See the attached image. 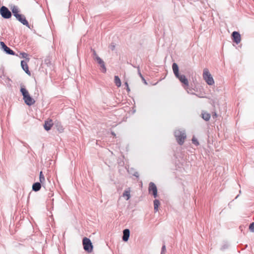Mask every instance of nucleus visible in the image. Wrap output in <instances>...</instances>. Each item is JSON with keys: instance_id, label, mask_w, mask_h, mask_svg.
Returning <instances> with one entry per match:
<instances>
[{"instance_id": "nucleus-16", "label": "nucleus", "mask_w": 254, "mask_h": 254, "mask_svg": "<svg viewBox=\"0 0 254 254\" xmlns=\"http://www.w3.org/2000/svg\"><path fill=\"white\" fill-rule=\"evenodd\" d=\"M128 173L132 176H135L137 179L139 178L138 173L133 168H130L129 170L128 169Z\"/></svg>"}, {"instance_id": "nucleus-22", "label": "nucleus", "mask_w": 254, "mask_h": 254, "mask_svg": "<svg viewBox=\"0 0 254 254\" xmlns=\"http://www.w3.org/2000/svg\"><path fill=\"white\" fill-rule=\"evenodd\" d=\"M123 240L125 242H127V229H125L123 231Z\"/></svg>"}, {"instance_id": "nucleus-28", "label": "nucleus", "mask_w": 254, "mask_h": 254, "mask_svg": "<svg viewBox=\"0 0 254 254\" xmlns=\"http://www.w3.org/2000/svg\"><path fill=\"white\" fill-rule=\"evenodd\" d=\"M123 197H127V190H125L123 194Z\"/></svg>"}, {"instance_id": "nucleus-8", "label": "nucleus", "mask_w": 254, "mask_h": 254, "mask_svg": "<svg viewBox=\"0 0 254 254\" xmlns=\"http://www.w3.org/2000/svg\"><path fill=\"white\" fill-rule=\"evenodd\" d=\"M16 18L23 25L27 26L28 27H29V23L27 20L26 19L24 15L20 14L16 17Z\"/></svg>"}, {"instance_id": "nucleus-24", "label": "nucleus", "mask_w": 254, "mask_h": 254, "mask_svg": "<svg viewBox=\"0 0 254 254\" xmlns=\"http://www.w3.org/2000/svg\"><path fill=\"white\" fill-rule=\"evenodd\" d=\"M39 180H40V183H42L43 182H44L45 181V177H44V175L43 174V173L42 171H41L40 173Z\"/></svg>"}, {"instance_id": "nucleus-21", "label": "nucleus", "mask_w": 254, "mask_h": 254, "mask_svg": "<svg viewBox=\"0 0 254 254\" xmlns=\"http://www.w3.org/2000/svg\"><path fill=\"white\" fill-rule=\"evenodd\" d=\"M191 141L192 144H193L195 146H197L199 145V143L197 138L194 136H193Z\"/></svg>"}, {"instance_id": "nucleus-27", "label": "nucleus", "mask_w": 254, "mask_h": 254, "mask_svg": "<svg viewBox=\"0 0 254 254\" xmlns=\"http://www.w3.org/2000/svg\"><path fill=\"white\" fill-rule=\"evenodd\" d=\"M165 252H166V246H165V244H164L161 249V254H164Z\"/></svg>"}, {"instance_id": "nucleus-3", "label": "nucleus", "mask_w": 254, "mask_h": 254, "mask_svg": "<svg viewBox=\"0 0 254 254\" xmlns=\"http://www.w3.org/2000/svg\"><path fill=\"white\" fill-rule=\"evenodd\" d=\"M203 78L208 85H212L214 84V79L207 68L203 69Z\"/></svg>"}, {"instance_id": "nucleus-26", "label": "nucleus", "mask_w": 254, "mask_h": 254, "mask_svg": "<svg viewBox=\"0 0 254 254\" xmlns=\"http://www.w3.org/2000/svg\"><path fill=\"white\" fill-rule=\"evenodd\" d=\"M228 247H229V245H228V244H223V245L222 246V247H221V250H222V251H224V250H226V249H228Z\"/></svg>"}, {"instance_id": "nucleus-25", "label": "nucleus", "mask_w": 254, "mask_h": 254, "mask_svg": "<svg viewBox=\"0 0 254 254\" xmlns=\"http://www.w3.org/2000/svg\"><path fill=\"white\" fill-rule=\"evenodd\" d=\"M249 229L251 232H254V222H252L249 226Z\"/></svg>"}, {"instance_id": "nucleus-35", "label": "nucleus", "mask_w": 254, "mask_h": 254, "mask_svg": "<svg viewBox=\"0 0 254 254\" xmlns=\"http://www.w3.org/2000/svg\"><path fill=\"white\" fill-rule=\"evenodd\" d=\"M60 130H59V131L62 132L63 131V128H60Z\"/></svg>"}, {"instance_id": "nucleus-7", "label": "nucleus", "mask_w": 254, "mask_h": 254, "mask_svg": "<svg viewBox=\"0 0 254 254\" xmlns=\"http://www.w3.org/2000/svg\"><path fill=\"white\" fill-rule=\"evenodd\" d=\"M232 40L237 44H239L241 41V36L238 32L234 31L232 34Z\"/></svg>"}, {"instance_id": "nucleus-20", "label": "nucleus", "mask_w": 254, "mask_h": 254, "mask_svg": "<svg viewBox=\"0 0 254 254\" xmlns=\"http://www.w3.org/2000/svg\"><path fill=\"white\" fill-rule=\"evenodd\" d=\"M115 83L118 87H120L121 85V80L118 76H115Z\"/></svg>"}, {"instance_id": "nucleus-31", "label": "nucleus", "mask_w": 254, "mask_h": 254, "mask_svg": "<svg viewBox=\"0 0 254 254\" xmlns=\"http://www.w3.org/2000/svg\"><path fill=\"white\" fill-rule=\"evenodd\" d=\"M93 54H94V56H95V59L96 60V56H98L95 51H93Z\"/></svg>"}, {"instance_id": "nucleus-1", "label": "nucleus", "mask_w": 254, "mask_h": 254, "mask_svg": "<svg viewBox=\"0 0 254 254\" xmlns=\"http://www.w3.org/2000/svg\"><path fill=\"white\" fill-rule=\"evenodd\" d=\"M20 91L23 96V100L26 104L31 106L35 103L34 99L30 96L28 91L25 88H21Z\"/></svg>"}, {"instance_id": "nucleus-32", "label": "nucleus", "mask_w": 254, "mask_h": 254, "mask_svg": "<svg viewBox=\"0 0 254 254\" xmlns=\"http://www.w3.org/2000/svg\"><path fill=\"white\" fill-rule=\"evenodd\" d=\"M129 235H130V231H129V230L128 229V239H129Z\"/></svg>"}, {"instance_id": "nucleus-12", "label": "nucleus", "mask_w": 254, "mask_h": 254, "mask_svg": "<svg viewBox=\"0 0 254 254\" xmlns=\"http://www.w3.org/2000/svg\"><path fill=\"white\" fill-rule=\"evenodd\" d=\"M176 76L177 78H179V79L180 80V81L182 83L184 84L187 86H188V85H189V81H188L187 78H186V77L185 76V75H180L179 74V75H177Z\"/></svg>"}, {"instance_id": "nucleus-4", "label": "nucleus", "mask_w": 254, "mask_h": 254, "mask_svg": "<svg viewBox=\"0 0 254 254\" xmlns=\"http://www.w3.org/2000/svg\"><path fill=\"white\" fill-rule=\"evenodd\" d=\"M83 248L88 253H91L93 251V245L90 240L87 238H84L82 241Z\"/></svg>"}, {"instance_id": "nucleus-2", "label": "nucleus", "mask_w": 254, "mask_h": 254, "mask_svg": "<svg viewBox=\"0 0 254 254\" xmlns=\"http://www.w3.org/2000/svg\"><path fill=\"white\" fill-rule=\"evenodd\" d=\"M174 135L178 143L180 145H182L184 143L185 140L187 138L185 131L176 130L174 131Z\"/></svg>"}, {"instance_id": "nucleus-14", "label": "nucleus", "mask_w": 254, "mask_h": 254, "mask_svg": "<svg viewBox=\"0 0 254 254\" xmlns=\"http://www.w3.org/2000/svg\"><path fill=\"white\" fill-rule=\"evenodd\" d=\"M41 188V183L37 182L34 183L32 186V190L35 191H37L40 190Z\"/></svg>"}, {"instance_id": "nucleus-37", "label": "nucleus", "mask_w": 254, "mask_h": 254, "mask_svg": "<svg viewBox=\"0 0 254 254\" xmlns=\"http://www.w3.org/2000/svg\"><path fill=\"white\" fill-rule=\"evenodd\" d=\"M125 84L126 85H127V82H125Z\"/></svg>"}, {"instance_id": "nucleus-15", "label": "nucleus", "mask_w": 254, "mask_h": 254, "mask_svg": "<svg viewBox=\"0 0 254 254\" xmlns=\"http://www.w3.org/2000/svg\"><path fill=\"white\" fill-rule=\"evenodd\" d=\"M173 72L176 76L179 75V67L177 64L174 63L172 65Z\"/></svg>"}, {"instance_id": "nucleus-36", "label": "nucleus", "mask_w": 254, "mask_h": 254, "mask_svg": "<svg viewBox=\"0 0 254 254\" xmlns=\"http://www.w3.org/2000/svg\"><path fill=\"white\" fill-rule=\"evenodd\" d=\"M213 117H216V114L215 113L213 115H212Z\"/></svg>"}, {"instance_id": "nucleus-5", "label": "nucleus", "mask_w": 254, "mask_h": 254, "mask_svg": "<svg viewBox=\"0 0 254 254\" xmlns=\"http://www.w3.org/2000/svg\"><path fill=\"white\" fill-rule=\"evenodd\" d=\"M0 14L3 18L5 19H8L11 17V12L4 6L0 8Z\"/></svg>"}, {"instance_id": "nucleus-29", "label": "nucleus", "mask_w": 254, "mask_h": 254, "mask_svg": "<svg viewBox=\"0 0 254 254\" xmlns=\"http://www.w3.org/2000/svg\"><path fill=\"white\" fill-rule=\"evenodd\" d=\"M110 48L112 50H114L115 49V46L111 45H110Z\"/></svg>"}, {"instance_id": "nucleus-23", "label": "nucleus", "mask_w": 254, "mask_h": 254, "mask_svg": "<svg viewBox=\"0 0 254 254\" xmlns=\"http://www.w3.org/2000/svg\"><path fill=\"white\" fill-rule=\"evenodd\" d=\"M21 57L23 58H25L26 59V61H27V62H29V58H28V54L25 53H21L20 54Z\"/></svg>"}, {"instance_id": "nucleus-18", "label": "nucleus", "mask_w": 254, "mask_h": 254, "mask_svg": "<svg viewBox=\"0 0 254 254\" xmlns=\"http://www.w3.org/2000/svg\"><path fill=\"white\" fill-rule=\"evenodd\" d=\"M53 125V121L50 119H48L45 121L44 127H52Z\"/></svg>"}, {"instance_id": "nucleus-6", "label": "nucleus", "mask_w": 254, "mask_h": 254, "mask_svg": "<svg viewBox=\"0 0 254 254\" xmlns=\"http://www.w3.org/2000/svg\"><path fill=\"white\" fill-rule=\"evenodd\" d=\"M148 192L149 193L152 194L154 198L158 196L157 188L154 183L150 182L149 184Z\"/></svg>"}, {"instance_id": "nucleus-10", "label": "nucleus", "mask_w": 254, "mask_h": 254, "mask_svg": "<svg viewBox=\"0 0 254 254\" xmlns=\"http://www.w3.org/2000/svg\"><path fill=\"white\" fill-rule=\"evenodd\" d=\"M96 60L102 68V71L103 72H105L106 71V68L104 61L98 56H96Z\"/></svg>"}, {"instance_id": "nucleus-9", "label": "nucleus", "mask_w": 254, "mask_h": 254, "mask_svg": "<svg viewBox=\"0 0 254 254\" xmlns=\"http://www.w3.org/2000/svg\"><path fill=\"white\" fill-rule=\"evenodd\" d=\"M28 62L27 61H21V65L22 69L25 71V72L29 75H30L31 72L29 70V67L27 64Z\"/></svg>"}, {"instance_id": "nucleus-38", "label": "nucleus", "mask_w": 254, "mask_h": 254, "mask_svg": "<svg viewBox=\"0 0 254 254\" xmlns=\"http://www.w3.org/2000/svg\"><path fill=\"white\" fill-rule=\"evenodd\" d=\"M238 196H239V195H238L236 197V198H238Z\"/></svg>"}, {"instance_id": "nucleus-33", "label": "nucleus", "mask_w": 254, "mask_h": 254, "mask_svg": "<svg viewBox=\"0 0 254 254\" xmlns=\"http://www.w3.org/2000/svg\"><path fill=\"white\" fill-rule=\"evenodd\" d=\"M51 128H45V130H46L47 131H49V130H50Z\"/></svg>"}, {"instance_id": "nucleus-17", "label": "nucleus", "mask_w": 254, "mask_h": 254, "mask_svg": "<svg viewBox=\"0 0 254 254\" xmlns=\"http://www.w3.org/2000/svg\"><path fill=\"white\" fill-rule=\"evenodd\" d=\"M160 202L158 199H155L153 201L154 204V210L155 212H156L158 211V207L160 205Z\"/></svg>"}, {"instance_id": "nucleus-30", "label": "nucleus", "mask_w": 254, "mask_h": 254, "mask_svg": "<svg viewBox=\"0 0 254 254\" xmlns=\"http://www.w3.org/2000/svg\"><path fill=\"white\" fill-rule=\"evenodd\" d=\"M129 191H130L129 189L128 188V199H129L130 197Z\"/></svg>"}, {"instance_id": "nucleus-34", "label": "nucleus", "mask_w": 254, "mask_h": 254, "mask_svg": "<svg viewBox=\"0 0 254 254\" xmlns=\"http://www.w3.org/2000/svg\"><path fill=\"white\" fill-rule=\"evenodd\" d=\"M111 134H112V135H113L114 136H116V134H115V133L114 132H111Z\"/></svg>"}, {"instance_id": "nucleus-19", "label": "nucleus", "mask_w": 254, "mask_h": 254, "mask_svg": "<svg viewBox=\"0 0 254 254\" xmlns=\"http://www.w3.org/2000/svg\"><path fill=\"white\" fill-rule=\"evenodd\" d=\"M201 116L205 121H208L210 118V115L206 112H203L202 113Z\"/></svg>"}, {"instance_id": "nucleus-11", "label": "nucleus", "mask_w": 254, "mask_h": 254, "mask_svg": "<svg viewBox=\"0 0 254 254\" xmlns=\"http://www.w3.org/2000/svg\"><path fill=\"white\" fill-rule=\"evenodd\" d=\"M0 45H1L4 51L7 54L11 55H14V52L11 50L9 48L7 47L3 42H0Z\"/></svg>"}, {"instance_id": "nucleus-13", "label": "nucleus", "mask_w": 254, "mask_h": 254, "mask_svg": "<svg viewBox=\"0 0 254 254\" xmlns=\"http://www.w3.org/2000/svg\"><path fill=\"white\" fill-rule=\"evenodd\" d=\"M11 11H12V12L13 14V15L16 17V16H17L18 15L20 14L19 13V8H18L17 6H13L12 8H11Z\"/></svg>"}]
</instances>
